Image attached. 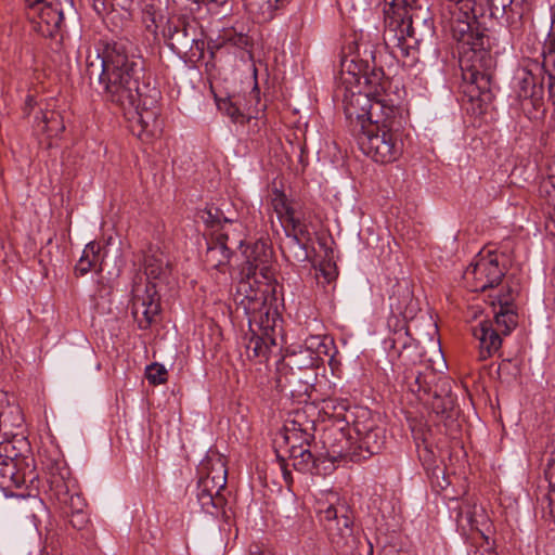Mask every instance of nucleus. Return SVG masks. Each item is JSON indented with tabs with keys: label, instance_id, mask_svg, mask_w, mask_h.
Here are the masks:
<instances>
[{
	"label": "nucleus",
	"instance_id": "1",
	"mask_svg": "<svg viewBox=\"0 0 555 555\" xmlns=\"http://www.w3.org/2000/svg\"><path fill=\"white\" fill-rule=\"evenodd\" d=\"M99 66L87 59V75L99 81L103 100L132 113V130L140 139L162 133L160 92L144 80V60L124 37H103L95 44Z\"/></svg>",
	"mask_w": 555,
	"mask_h": 555
},
{
	"label": "nucleus",
	"instance_id": "2",
	"mask_svg": "<svg viewBox=\"0 0 555 555\" xmlns=\"http://www.w3.org/2000/svg\"><path fill=\"white\" fill-rule=\"evenodd\" d=\"M442 20L457 43L463 93L481 108L494 99L495 68L482 0H446Z\"/></svg>",
	"mask_w": 555,
	"mask_h": 555
},
{
	"label": "nucleus",
	"instance_id": "3",
	"mask_svg": "<svg viewBox=\"0 0 555 555\" xmlns=\"http://www.w3.org/2000/svg\"><path fill=\"white\" fill-rule=\"evenodd\" d=\"M143 270L146 281L137 276L131 291V309L139 327L146 330L160 312L157 285L165 283L171 268L168 256L157 246L149 248L144 255Z\"/></svg>",
	"mask_w": 555,
	"mask_h": 555
},
{
	"label": "nucleus",
	"instance_id": "4",
	"mask_svg": "<svg viewBox=\"0 0 555 555\" xmlns=\"http://www.w3.org/2000/svg\"><path fill=\"white\" fill-rule=\"evenodd\" d=\"M417 0H385V29L383 40L387 49L398 57L409 56L420 44L413 20L408 8L416 7Z\"/></svg>",
	"mask_w": 555,
	"mask_h": 555
},
{
	"label": "nucleus",
	"instance_id": "5",
	"mask_svg": "<svg viewBox=\"0 0 555 555\" xmlns=\"http://www.w3.org/2000/svg\"><path fill=\"white\" fill-rule=\"evenodd\" d=\"M354 135L360 150L376 163H392L403 152V141L391 125L370 124L369 128L359 130Z\"/></svg>",
	"mask_w": 555,
	"mask_h": 555
},
{
	"label": "nucleus",
	"instance_id": "6",
	"mask_svg": "<svg viewBox=\"0 0 555 555\" xmlns=\"http://www.w3.org/2000/svg\"><path fill=\"white\" fill-rule=\"evenodd\" d=\"M162 35L167 47L184 61L197 62L204 57L205 41L198 38L194 23L186 17H168Z\"/></svg>",
	"mask_w": 555,
	"mask_h": 555
},
{
	"label": "nucleus",
	"instance_id": "7",
	"mask_svg": "<svg viewBox=\"0 0 555 555\" xmlns=\"http://www.w3.org/2000/svg\"><path fill=\"white\" fill-rule=\"evenodd\" d=\"M365 85L371 86V107L367 109L366 122L362 124L360 130L369 128L370 124L376 126L391 125L395 127L396 118L401 114L399 98L395 99L387 92L390 87L389 79L384 73H373L372 77L365 76Z\"/></svg>",
	"mask_w": 555,
	"mask_h": 555
},
{
	"label": "nucleus",
	"instance_id": "8",
	"mask_svg": "<svg viewBox=\"0 0 555 555\" xmlns=\"http://www.w3.org/2000/svg\"><path fill=\"white\" fill-rule=\"evenodd\" d=\"M199 218L216 240L233 246L234 250L244 247L247 229L235 212L225 215L223 209L211 205L201 211Z\"/></svg>",
	"mask_w": 555,
	"mask_h": 555
},
{
	"label": "nucleus",
	"instance_id": "9",
	"mask_svg": "<svg viewBox=\"0 0 555 555\" xmlns=\"http://www.w3.org/2000/svg\"><path fill=\"white\" fill-rule=\"evenodd\" d=\"M270 283L256 284L253 279L242 276L236 289L238 309L248 317L249 324L259 323L260 326L270 327V306L267 294Z\"/></svg>",
	"mask_w": 555,
	"mask_h": 555
},
{
	"label": "nucleus",
	"instance_id": "10",
	"mask_svg": "<svg viewBox=\"0 0 555 555\" xmlns=\"http://www.w3.org/2000/svg\"><path fill=\"white\" fill-rule=\"evenodd\" d=\"M26 14L33 28L43 37H53L64 21L65 8H73V0H25Z\"/></svg>",
	"mask_w": 555,
	"mask_h": 555
},
{
	"label": "nucleus",
	"instance_id": "11",
	"mask_svg": "<svg viewBox=\"0 0 555 555\" xmlns=\"http://www.w3.org/2000/svg\"><path fill=\"white\" fill-rule=\"evenodd\" d=\"M320 520L334 547L345 555L351 554L357 539L353 535V519L348 508L345 505L339 508L330 505L324 511H320Z\"/></svg>",
	"mask_w": 555,
	"mask_h": 555
},
{
	"label": "nucleus",
	"instance_id": "12",
	"mask_svg": "<svg viewBox=\"0 0 555 555\" xmlns=\"http://www.w3.org/2000/svg\"><path fill=\"white\" fill-rule=\"evenodd\" d=\"M314 439V422L308 420L302 411H296L293 418L284 425L283 440L288 447L289 457L300 459L299 464H308L313 460L310 444Z\"/></svg>",
	"mask_w": 555,
	"mask_h": 555
},
{
	"label": "nucleus",
	"instance_id": "13",
	"mask_svg": "<svg viewBox=\"0 0 555 555\" xmlns=\"http://www.w3.org/2000/svg\"><path fill=\"white\" fill-rule=\"evenodd\" d=\"M504 275V268L500 266L496 254L489 251L478 255L466 268L463 278L472 292H485L499 285Z\"/></svg>",
	"mask_w": 555,
	"mask_h": 555
},
{
	"label": "nucleus",
	"instance_id": "14",
	"mask_svg": "<svg viewBox=\"0 0 555 555\" xmlns=\"http://www.w3.org/2000/svg\"><path fill=\"white\" fill-rule=\"evenodd\" d=\"M243 255L245 261L241 274L244 278L253 279L256 284L270 283L273 279L271 247L263 241H256L253 244L244 245Z\"/></svg>",
	"mask_w": 555,
	"mask_h": 555
},
{
	"label": "nucleus",
	"instance_id": "15",
	"mask_svg": "<svg viewBox=\"0 0 555 555\" xmlns=\"http://www.w3.org/2000/svg\"><path fill=\"white\" fill-rule=\"evenodd\" d=\"M35 111L33 122L35 132L46 134L48 138H55L65 130L61 114L53 108L50 101H37L35 95L28 94L24 102L23 113L25 116H29Z\"/></svg>",
	"mask_w": 555,
	"mask_h": 555
},
{
	"label": "nucleus",
	"instance_id": "16",
	"mask_svg": "<svg viewBox=\"0 0 555 555\" xmlns=\"http://www.w3.org/2000/svg\"><path fill=\"white\" fill-rule=\"evenodd\" d=\"M325 345L320 336H311L305 340V344L297 349L288 352L285 358L280 361L276 367L281 370L292 371H313L322 361V353H325Z\"/></svg>",
	"mask_w": 555,
	"mask_h": 555
},
{
	"label": "nucleus",
	"instance_id": "17",
	"mask_svg": "<svg viewBox=\"0 0 555 555\" xmlns=\"http://www.w3.org/2000/svg\"><path fill=\"white\" fill-rule=\"evenodd\" d=\"M7 414L0 415V457L4 455L7 460H15L30 468L26 462L27 454L30 453L31 447L23 431H8L7 429Z\"/></svg>",
	"mask_w": 555,
	"mask_h": 555
},
{
	"label": "nucleus",
	"instance_id": "18",
	"mask_svg": "<svg viewBox=\"0 0 555 555\" xmlns=\"http://www.w3.org/2000/svg\"><path fill=\"white\" fill-rule=\"evenodd\" d=\"M313 371H292L276 367L275 383L280 391L288 392L295 399L309 397L315 379Z\"/></svg>",
	"mask_w": 555,
	"mask_h": 555
},
{
	"label": "nucleus",
	"instance_id": "19",
	"mask_svg": "<svg viewBox=\"0 0 555 555\" xmlns=\"http://www.w3.org/2000/svg\"><path fill=\"white\" fill-rule=\"evenodd\" d=\"M389 308L391 312L389 318H400L409 321L416 317L420 310L418 301L414 298L408 283L393 285L389 296Z\"/></svg>",
	"mask_w": 555,
	"mask_h": 555
},
{
	"label": "nucleus",
	"instance_id": "20",
	"mask_svg": "<svg viewBox=\"0 0 555 555\" xmlns=\"http://www.w3.org/2000/svg\"><path fill=\"white\" fill-rule=\"evenodd\" d=\"M371 86L362 92H351L344 99V112L347 120L352 127V132H359L362 124L366 122L367 109L371 107Z\"/></svg>",
	"mask_w": 555,
	"mask_h": 555
},
{
	"label": "nucleus",
	"instance_id": "21",
	"mask_svg": "<svg viewBox=\"0 0 555 555\" xmlns=\"http://www.w3.org/2000/svg\"><path fill=\"white\" fill-rule=\"evenodd\" d=\"M516 295L517 291L508 286L505 293L498 296L500 308L494 312V320L491 321L495 330L504 336H508L518 323V314L513 306Z\"/></svg>",
	"mask_w": 555,
	"mask_h": 555
},
{
	"label": "nucleus",
	"instance_id": "22",
	"mask_svg": "<svg viewBox=\"0 0 555 555\" xmlns=\"http://www.w3.org/2000/svg\"><path fill=\"white\" fill-rule=\"evenodd\" d=\"M473 336L479 343L478 358L485 361L499 352L504 335L495 330L491 320H483L473 327Z\"/></svg>",
	"mask_w": 555,
	"mask_h": 555
},
{
	"label": "nucleus",
	"instance_id": "23",
	"mask_svg": "<svg viewBox=\"0 0 555 555\" xmlns=\"http://www.w3.org/2000/svg\"><path fill=\"white\" fill-rule=\"evenodd\" d=\"M437 379V372L426 365L423 370L412 367L404 372L403 384L408 391L416 396V399L424 403L428 400V393L433 383Z\"/></svg>",
	"mask_w": 555,
	"mask_h": 555
},
{
	"label": "nucleus",
	"instance_id": "24",
	"mask_svg": "<svg viewBox=\"0 0 555 555\" xmlns=\"http://www.w3.org/2000/svg\"><path fill=\"white\" fill-rule=\"evenodd\" d=\"M428 398L423 404L430 408L436 414H444L451 411L454 406L451 379L437 373V379L431 385Z\"/></svg>",
	"mask_w": 555,
	"mask_h": 555
},
{
	"label": "nucleus",
	"instance_id": "25",
	"mask_svg": "<svg viewBox=\"0 0 555 555\" xmlns=\"http://www.w3.org/2000/svg\"><path fill=\"white\" fill-rule=\"evenodd\" d=\"M197 486H227L228 469L224 459L217 454H208L198 467Z\"/></svg>",
	"mask_w": 555,
	"mask_h": 555
},
{
	"label": "nucleus",
	"instance_id": "26",
	"mask_svg": "<svg viewBox=\"0 0 555 555\" xmlns=\"http://www.w3.org/2000/svg\"><path fill=\"white\" fill-rule=\"evenodd\" d=\"M22 463L15 460L0 457V486H31L38 480V475L33 468H23Z\"/></svg>",
	"mask_w": 555,
	"mask_h": 555
},
{
	"label": "nucleus",
	"instance_id": "27",
	"mask_svg": "<svg viewBox=\"0 0 555 555\" xmlns=\"http://www.w3.org/2000/svg\"><path fill=\"white\" fill-rule=\"evenodd\" d=\"M323 447L332 462L349 459L353 449L343 428H327L322 436Z\"/></svg>",
	"mask_w": 555,
	"mask_h": 555
},
{
	"label": "nucleus",
	"instance_id": "28",
	"mask_svg": "<svg viewBox=\"0 0 555 555\" xmlns=\"http://www.w3.org/2000/svg\"><path fill=\"white\" fill-rule=\"evenodd\" d=\"M206 251L204 255V263L209 270H218L224 272L230 263L233 255V246L225 245L219 240H216L210 233L207 232Z\"/></svg>",
	"mask_w": 555,
	"mask_h": 555
},
{
	"label": "nucleus",
	"instance_id": "29",
	"mask_svg": "<svg viewBox=\"0 0 555 555\" xmlns=\"http://www.w3.org/2000/svg\"><path fill=\"white\" fill-rule=\"evenodd\" d=\"M489 17L505 18L507 25L516 24L530 9L526 8L520 0H487Z\"/></svg>",
	"mask_w": 555,
	"mask_h": 555
},
{
	"label": "nucleus",
	"instance_id": "30",
	"mask_svg": "<svg viewBox=\"0 0 555 555\" xmlns=\"http://www.w3.org/2000/svg\"><path fill=\"white\" fill-rule=\"evenodd\" d=\"M518 98L529 101L533 107H538L543 99L544 89L540 79L532 73L522 70L518 77Z\"/></svg>",
	"mask_w": 555,
	"mask_h": 555
},
{
	"label": "nucleus",
	"instance_id": "31",
	"mask_svg": "<svg viewBox=\"0 0 555 555\" xmlns=\"http://www.w3.org/2000/svg\"><path fill=\"white\" fill-rule=\"evenodd\" d=\"M385 437L378 428L367 430L358 447L353 449L351 462H359L377 454L383 449Z\"/></svg>",
	"mask_w": 555,
	"mask_h": 555
},
{
	"label": "nucleus",
	"instance_id": "32",
	"mask_svg": "<svg viewBox=\"0 0 555 555\" xmlns=\"http://www.w3.org/2000/svg\"><path fill=\"white\" fill-rule=\"evenodd\" d=\"M291 0H245V7L258 23L273 20L276 12L283 9Z\"/></svg>",
	"mask_w": 555,
	"mask_h": 555
},
{
	"label": "nucleus",
	"instance_id": "33",
	"mask_svg": "<svg viewBox=\"0 0 555 555\" xmlns=\"http://www.w3.org/2000/svg\"><path fill=\"white\" fill-rule=\"evenodd\" d=\"M388 327L391 334L387 337L386 344L390 349L400 352L410 345V333L408 328V320L400 318H388Z\"/></svg>",
	"mask_w": 555,
	"mask_h": 555
},
{
	"label": "nucleus",
	"instance_id": "34",
	"mask_svg": "<svg viewBox=\"0 0 555 555\" xmlns=\"http://www.w3.org/2000/svg\"><path fill=\"white\" fill-rule=\"evenodd\" d=\"M246 354L249 359H259L260 362L268 360L273 348H276L275 340L268 334L256 335L255 333L246 343Z\"/></svg>",
	"mask_w": 555,
	"mask_h": 555
},
{
	"label": "nucleus",
	"instance_id": "35",
	"mask_svg": "<svg viewBox=\"0 0 555 555\" xmlns=\"http://www.w3.org/2000/svg\"><path fill=\"white\" fill-rule=\"evenodd\" d=\"M364 59H361V65H358L353 59L348 60L344 59L341 62L343 70L346 69L349 74H351L356 81L360 83L361 79L365 81V76L372 77L373 73H379L383 72L382 69H372L371 73H369L370 69V60L375 63V55L374 51L372 49H369L367 46H364L363 50Z\"/></svg>",
	"mask_w": 555,
	"mask_h": 555
},
{
	"label": "nucleus",
	"instance_id": "36",
	"mask_svg": "<svg viewBox=\"0 0 555 555\" xmlns=\"http://www.w3.org/2000/svg\"><path fill=\"white\" fill-rule=\"evenodd\" d=\"M46 481L49 486H70L75 481L72 470L63 460H53L46 465Z\"/></svg>",
	"mask_w": 555,
	"mask_h": 555
},
{
	"label": "nucleus",
	"instance_id": "37",
	"mask_svg": "<svg viewBox=\"0 0 555 555\" xmlns=\"http://www.w3.org/2000/svg\"><path fill=\"white\" fill-rule=\"evenodd\" d=\"M53 489L56 490L54 494L60 504L68 509L65 512L66 514L85 509L87 503L81 492L78 491L79 488H50V490Z\"/></svg>",
	"mask_w": 555,
	"mask_h": 555
},
{
	"label": "nucleus",
	"instance_id": "38",
	"mask_svg": "<svg viewBox=\"0 0 555 555\" xmlns=\"http://www.w3.org/2000/svg\"><path fill=\"white\" fill-rule=\"evenodd\" d=\"M100 245L95 242H90L85 246L82 255L75 267V274L77 276H83L95 268L100 259Z\"/></svg>",
	"mask_w": 555,
	"mask_h": 555
},
{
	"label": "nucleus",
	"instance_id": "39",
	"mask_svg": "<svg viewBox=\"0 0 555 555\" xmlns=\"http://www.w3.org/2000/svg\"><path fill=\"white\" fill-rule=\"evenodd\" d=\"M93 11L101 17L107 16L120 9L128 12L134 0H86Z\"/></svg>",
	"mask_w": 555,
	"mask_h": 555
},
{
	"label": "nucleus",
	"instance_id": "40",
	"mask_svg": "<svg viewBox=\"0 0 555 555\" xmlns=\"http://www.w3.org/2000/svg\"><path fill=\"white\" fill-rule=\"evenodd\" d=\"M229 488H202V491L197 494L199 502L203 507L220 509L227 504L224 491Z\"/></svg>",
	"mask_w": 555,
	"mask_h": 555
},
{
	"label": "nucleus",
	"instance_id": "41",
	"mask_svg": "<svg viewBox=\"0 0 555 555\" xmlns=\"http://www.w3.org/2000/svg\"><path fill=\"white\" fill-rule=\"evenodd\" d=\"M286 236L291 240L293 246H297L301 254L298 258L302 260L307 258L306 245L310 241V232L306 222L301 225H296L295 230L285 229Z\"/></svg>",
	"mask_w": 555,
	"mask_h": 555
},
{
	"label": "nucleus",
	"instance_id": "42",
	"mask_svg": "<svg viewBox=\"0 0 555 555\" xmlns=\"http://www.w3.org/2000/svg\"><path fill=\"white\" fill-rule=\"evenodd\" d=\"M218 108L223 112L227 116H229L232 121L244 124L249 121L251 115L245 114L237 102H234L232 99H223L218 102Z\"/></svg>",
	"mask_w": 555,
	"mask_h": 555
},
{
	"label": "nucleus",
	"instance_id": "43",
	"mask_svg": "<svg viewBox=\"0 0 555 555\" xmlns=\"http://www.w3.org/2000/svg\"><path fill=\"white\" fill-rule=\"evenodd\" d=\"M280 204L284 212L282 214L280 211L279 204H275V210L284 219V222L286 223L285 229L295 230L296 225H301L305 223V221L301 220L299 216H297L295 208L288 205L284 198L280 199Z\"/></svg>",
	"mask_w": 555,
	"mask_h": 555
},
{
	"label": "nucleus",
	"instance_id": "44",
	"mask_svg": "<svg viewBox=\"0 0 555 555\" xmlns=\"http://www.w3.org/2000/svg\"><path fill=\"white\" fill-rule=\"evenodd\" d=\"M146 378L152 385H160L167 380L168 372L163 364L152 363L146 366Z\"/></svg>",
	"mask_w": 555,
	"mask_h": 555
},
{
	"label": "nucleus",
	"instance_id": "45",
	"mask_svg": "<svg viewBox=\"0 0 555 555\" xmlns=\"http://www.w3.org/2000/svg\"><path fill=\"white\" fill-rule=\"evenodd\" d=\"M546 490L544 494V500L547 502V505L544 507V509L547 511L545 522L547 524L548 530L555 532V488H546Z\"/></svg>",
	"mask_w": 555,
	"mask_h": 555
},
{
	"label": "nucleus",
	"instance_id": "46",
	"mask_svg": "<svg viewBox=\"0 0 555 555\" xmlns=\"http://www.w3.org/2000/svg\"><path fill=\"white\" fill-rule=\"evenodd\" d=\"M69 522H70L73 528H75L77 530H82L88 525L89 517L83 512V509L80 511V512H70Z\"/></svg>",
	"mask_w": 555,
	"mask_h": 555
},
{
	"label": "nucleus",
	"instance_id": "47",
	"mask_svg": "<svg viewBox=\"0 0 555 555\" xmlns=\"http://www.w3.org/2000/svg\"><path fill=\"white\" fill-rule=\"evenodd\" d=\"M224 39L231 42L233 46L243 48L248 44V37L243 33L229 31L224 35Z\"/></svg>",
	"mask_w": 555,
	"mask_h": 555
},
{
	"label": "nucleus",
	"instance_id": "48",
	"mask_svg": "<svg viewBox=\"0 0 555 555\" xmlns=\"http://www.w3.org/2000/svg\"><path fill=\"white\" fill-rule=\"evenodd\" d=\"M144 24H145V28L146 30L152 35L153 37V40L155 41L158 37V34H157V24L155 22V15L154 13H151V12H146L144 14Z\"/></svg>",
	"mask_w": 555,
	"mask_h": 555
},
{
	"label": "nucleus",
	"instance_id": "49",
	"mask_svg": "<svg viewBox=\"0 0 555 555\" xmlns=\"http://www.w3.org/2000/svg\"><path fill=\"white\" fill-rule=\"evenodd\" d=\"M543 66L548 74L555 73V51L546 47L543 52Z\"/></svg>",
	"mask_w": 555,
	"mask_h": 555
},
{
	"label": "nucleus",
	"instance_id": "50",
	"mask_svg": "<svg viewBox=\"0 0 555 555\" xmlns=\"http://www.w3.org/2000/svg\"><path fill=\"white\" fill-rule=\"evenodd\" d=\"M201 3L208 5L210 11H217L218 9L227 5L230 0H197Z\"/></svg>",
	"mask_w": 555,
	"mask_h": 555
},
{
	"label": "nucleus",
	"instance_id": "51",
	"mask_svg": "<svg viewBox=\"0 0 555 555\" xmlns=\"http://www.w3.org/2000/svg\"><path fill=\"white\" fill-rule=\"evenodd\" d=\"M548 93L553 104H555V73L548 74Z\"/></svg>",
	"mask_w": 555,
	"mask_h": 555
},
{
	"label": "nucleus",
	"instance_id": "52",
	"mask_svg": "<svg viewBox=\"0 0 555 555\" xmlns=\"http://www.w3.org/2000/svg\"><path fill=\"white\" fill-rule=\"evenodd\" d=\"M550 183L555 188V156L551 159L547 168Z\"/></svg>",
	"mask_w": 555,
	"mask_h": 555
},
{
	"label": "nucleus",
	"instance_id": "53",
	"mask_svg": "<svg viewBox=\"0 0 555 555\" xmlns=\"http://www.w3.org/2000/svg\"><path fill=\"white\" fill-rule=\"evenodd\" d=\"M548 486H555V463L548 467L545 473Z\"/></svg>",
	"mask_w": 555,
	"mask_h": 555
},
{
	"label": "nucleus",
	"instance_id": "54",
	"mask_svg": "<svg viewBox=\"0 0 555 555\" xmlns=\"http://www.w3.org/2000/svg\"><path fill=\"white\" fill-rule=\"evenodd\" d=\"M552 24L555 27V5L552 8ZM545 47L555 51V36L550 39Z\"/></svg>",
	"mask_w": 555,
	"mask_h": 555
},
{
	"label": "nucleus",
	"instance_id": "55",
	"mask_svg": "<svg viewBox=\"0 0 555 555\" xmlns=\"http://www.w3.org/2000/svg\"><path fill=\"white\" fill-rule=\"evenodd\" d=\"M283 476H284V481H285L286 483H292V482H293L291 472H288V470L284 469V470H283Z\"/></svg>",
	"mask_w": 555,
	"mask_h": 555
},
{
	"label": "nucleus",
	"instance_id": "56",
	"mask_svg": "<svg viewBox=\"0 0 555 555\" xmlns=\"http://www.w3.org/2000/svg\"><path fill=\"white\" fill-rule=\"evenodd\" d=\"M250 96L259 102V89L257 86H255V88L251 90Z\"/></svg>",
	"mask_w": 555,
	"mask_h": 555
},
{
	"label": "nucleus",
	"instance_id": "57",
	"mask_svg": "<svg viewBox=\"0 0 555 555\" xmlns=\"http://www.w3.org/2000/svg\"><path fill=\"white\" fill-rule=\"evenodd\" d=\"M15 420L17 421L16 427H17V428H21V427H22V425H23V417H22V415H21L18 412H16V417H15Z\"/></svg>",
	"mask_w": 555,
	"mask_h": 555
},
{
	"label": "nucleus",
	"instance_id": "58",
	"mask_svg": "<svg viewBox=\"0 0 555 555\" xmlns=\"http://www.w3.org/2000/svg\"><path fill=\"white\" fill-rule=\"evenodd\" d=\"M2 490L7 498L15 495L13 492L10 491V488H2Z\"/></svg>",
	"mask_w": 555,
	"mask_h": 555
},
{
	"label": "nucleus",
	"instance_id": "59",
	"mask_svg": "<svg viewBox=\"0 0 555 555\" xmlns=\"http://www.w3.org/2000/svg\"><path fill=\"white\" fill-rule=\"evenodd\" d=\"M531 1H532V0H520V2H521L522 4H525V5H526V8H529V9H530V7H531Z\"/></svg>",
	"mask_w": 555,
	"mask_h": 555
},
{
	"label": "nucleus",
	"instance_id": "60",
	"mask_svg": "<svg viewBox=\"0 0 555 555\" xmlns=\"http://www.w3.org/2000/svg\"><path fill=\"white\" fill-rule=\"evenodd\" d=\"M509 363V361H503L500 365H499V372L507 364Z\"/></svg>",
	"mask_w": 555,
	"mask_h": 555
},
{
	"label": "nucleus",
	"instance_id": "61",
	"mask_svg": "<svg viewBox=\"0 0 555 555\" xmlns=\"http://www.w3.org/2000/svg\"><path fill=\"white\" fill-rule=\"evenodd\" d=\"M30 495H31V493L28 492L26 494L25 493L17 494L16 496H18V498H26V496H30Z\"/></svg>",
	"mask_w": 555,
	"mask_h": 555
},
{
	"label": "nucleus",
	"instance_id": "62",
	"mask_svg": "<svg viewBox=\"0 0 555 555\" xmlns=\"http://www.w3.org/2000/svg\"><path fill=\"white\" fill-rule=\"evenodd\" d=\"M340 408L343 411H346V406L344 404H340Z\"/></svg>",
	"mask_w": 555,
	"mask_h": 555
},
{
	"label": "nucleus",
	"instance_id": "63",
	"mask_svg": "<svg viewBox=\"0 0 555 555\" xmlns=\"http://www.w3.org/2000/svg\"><path fill=\"white\" fill-rule=\"evenodd\" d=\"M250 555H259V551L256 553L251 552Z\"/></svg>",
	"mask_w": 555,
	"mask_h": 555
},
{
	"label": "nucleus",
	"instance_id": "64",
	"mask_svg": "<svg viewBox=\"0 0 555 555\" xmlns=\"http://www.w3.org/2000/svg\"><path fill=\"white\" fill-rule=\"evenodd\" d=\"M259 555H267L264 552L259 551Z\"/></svg>",
	"mask_w": 555,
	"mask_h": 555
}]
</instances>
